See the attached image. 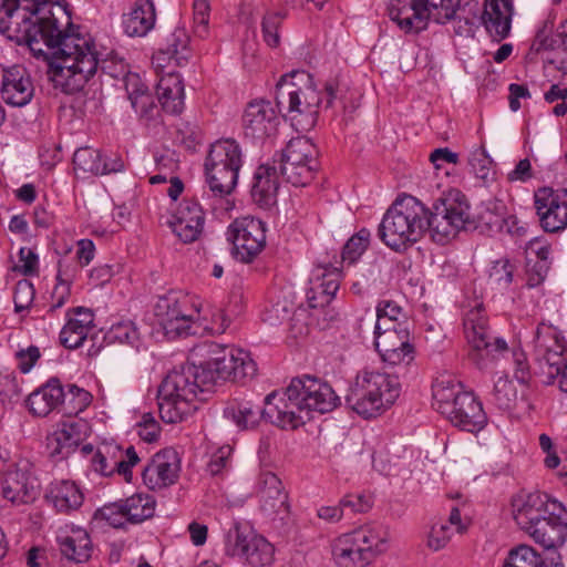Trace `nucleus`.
<instances>
[{
	"mask_svg": "<svg viewBox=\"0 0 567 567\" xmlns=\"http://www.w3.org/2000/svg\"><path fill=\"white\" fill-rule=\"evenodd\" d=\"M205 212L196 198L185 197L168 220L173 233L185 244L196 241L203 234Z\"/></svg>",
	"mask_w": 567,
	"mask_h": 567,
	"instance_id": "23",
	"label": "nucleus"
},
{
	"mask_svg": "<svg viewBox=\"0 0 567 567\" xmlns=\"http://www.w3.org/2000/svg\"><path fill=\"white\" fill-rule=\"evenodd\" d=\"M121 502L128 523H141L154 515L156 502L148 494H134Z\"/></svg>",
	"mask_w": 567,
	"mask_h": 567,
	"instance_id": "44",
	"label": "nucleus"
},
{
	"mask_svg": "<svg viewBox=\"0 0 567 567\" xmlns=\"http://www.w3.org/2000/svg\"><path fill=\"white\" fill-rule=\"evenodd\" d=\"M492 161L484 150H474L468 157V165L475 176L482 181H488Z\"/></svg>",
	"mask_w": 567,
	"mask_h": 567,
	"instance_id": "60",
	"label": "nucleus"
},
{
	"mask_svg": "<svg viewBox=\"0 0 567 567\" xmlns=\"http://www.w3.org/2000/svg\"><path fill=\"white\" fill-rule=\"evenodd\" d=\"M317 146L306 136L291 138L281 150L277 166L287 183L303 187L312 182L319 168Z\"/></svg>",
	"mask_w": 567,
	"mask_h": 567,
	"instance_id": "15",
	"label": "nucleus"
},
{
	"mask_svg": "<svg viewBox=\"0 0 567 567\" xmlns=\"http://www.w3.org/2000/svg\"><path fill=\"white\" fill-rule=\"evenodd\" d=\"M370 243V231L367 228L360 229L346 243L342 249V261L355 262L367 250Z\"/></svg>",
	"mask_w": 567,
	"mask_h": 567,
	"instance_id": "52",
	"label": "nucleus"
},
{
	"mask_svg": "<svg viewBox=\"0 0 567 567\" xmlns=\"http://www.w3.org/2000/svg\"><path fill=\"white\" fill-rule=\"evenodd\" d=\"M512 357L514 364V378L520 384L527 385L532 380V372L525 352L520 349H513Z\"/></svg>",
	"mask_w": 567,
	"mask_h": 567,
	"instance_id": "64",
	"label": "nucleus"
},
{
	"mask_svg": "<svg viewBox=\"0 0 567 567\" xmlns=\"http://www.w3.org/2000/svg\"><path fill=\"white\" fill-rule=\"evenodd\" d=\"M503 567H564L559 563H547L534 548L518 546L509 551Z\"/></svg>",
	"mask_w": 567,
	"mask_h": 567,
	"instance_id": "47",
	"label": "nucleus"
},
{
	"mask_svg": "<svg viewBox=\"0 0 567 567\" xmlns=\"http://www.w3.org/2000/svg\"><path fill=\"white\" fill-rule=\"evenodd\" d=\"M518 401L517 389L507 378H498L492 392V402L502 411H512Z\"/></svg>",
	"mask_w": 567,
	"mask_h": 567,
	"instance_id": "49",
	"label": "nucleus"
},
{
	"mask_svg": "<svg viewBox=\"0 0 567 567\" xmlns=\"http://www.w3.org/2000/svg\"><path fill=\"white\" fill-rule=\"evenodd\" d=\"M535 359L542 373H558L555 365L567 353V341L556 327L539 323L534 339Z\"/></svg>",
	"mask_w": 567,
	"mask_h": 567,
	"instance_id": "19",
	"label": "nucleus"
},
{
	"mask_svg": "<svg viewBox=\"0 0 567 567\" xmlns=\"http://www.w3.org/2000/svg\"><path fill=\"white\" fill-rule=\"evenodd\" d=\"M106 338L113 342L135 344L138 340L136 327L131 321H122L113 324L107 331Z\"/></svg>",
	"mask_w": 567,
	"mask_h": 567,
	"instance_id": "57",
	"label": "nucleus"
},
{
	"mask_svg": "<svg viewBox=\"0 0 567 567\" xmlns=\"http://www.w3.org/2000/svg\"><path fill=\"white\" fill-rule=\"evenodd\" d=\"M96 516L105 520L110 526L120 528L128 523L126 514L124 513L122 502L104 505L96 512Z\"/></svg>",
	"mask_w": 567,
	"mask_h": 567,
	"instance_id": "58",
	"label": "nucleus"
},
{
	"mask_svg": "<svg viewBox=\"0 0 567 567\" xmlns=\"http://www.w3.org/2000/svg\"><path fill=\"white\" fill-rule=\"evenodd\" d=\"M427 219L432 239L445 244L472 224L471 207L464 194L458 189H451L434 204L433 212L427 209Z\"/></svg>",
	"mask_w": 567,
	"mask_h": 567,
	"instance_id": "14",
	"label": "nucleus"
},
{
	"mask_svg": "<svg viewBox=\"0 0 567 567\" xmlns=\"http://www.w3.org/2000/svg\"><path fill=\"white\" fill-rule=\"evenodd\" d=\"M0 494L14 506L33 503L40 495V484L28 461H19L2 473Z\"/></svg>",
	"mask_w": 567,
	"mask_h": 567,
	"instance_id": "17",
	"label": "nucleus"
},
{
	"mask_svg": "<svg viewBox=\"0 0 567 567\" xmlns=\"http://www.w3.org/2000/svg\"><path fill=\"white\" fill-rule=\"evenodd\" d=\"M59 550L65 559L75 564L86 563L93 551V544L86 529L65 524L56 532Z\"/></svg>",
	"mask_w": 567,
	"mask_h": 567,
	"instance_id": "27",
	"label": "nucleus"
},
{
	"mask_svg": "<svg viewBox=\"0 0 567 567\" xmlns=\"http://www.w3.org/2000/svg\"><path fill=\"white\" fill-rule=\"evenodd\" d=\"M553 509H560V504L548 494L540 492H520L512 498V513L515 523L525 532L530 529Z\"/></svg>",
	"mask_w": 567,
	"mask_h": 567,
	"instance_id": "21",
	"label": "nucleus"
},
{
	"mask_svg": "<svg viewBox=\"0 0 567 567\" xmlns=\"http://www.w3.org/2000/svg\"><path fill=\"white\" fill-rule=\"evenodd\" d=\"M34 86L30 74L22 65L8 68L7 74L0 86L2 100L11 106H24L32 100Z\"/></svg>",
	"mask_w": 567,
	"mask_h": 567,
	"instance_id": "29",
	"label": "nucleus"
},
{
	"mask_svg": "<svg viewBox=\"0 0 567 567\" xmlns=\"http://www.w3.org/2000/svg\"><path fill=\"white\" fill-rule=\"evenodd\" d=\"M284 20L280 12H268L264 16L261 31L264 41L270 48H277L280 43L279 25Z\"/></svg>",
	"mask_w": 567,
	"mask_h": 567,
	"instance_id": "55",
	"label": "nucleus"
},
{
	"mask_svg": "<svg viewBox=\"0 0 567 567\" xmlns=\"http://www.w3.org/2000/svg\"><path fill=\"white\" fill-rule=\"evenodd\" d=\"M66 322L60 332V342L68 349H78L94 329V313L89 308L76 307L65 313Z\"/></svg>",
	"mask_w": 567,
	"mask_h": 567,
	"instance_id": "30",
	"label": "nucleus"
},
{
	"mask_svg": "<svg viewBox=\"0 0 567 567\" xmlns=\"http://www.w3.org/2000/svg\"><path fill=\"white\" fill-rule=\"evenodd\" d=\"M125 90L131 105L141 120L150 121L157 112V105L147 85L138 74H131L126 78Z\"/></svg>",
	"mask_w": 567,
	"mask_h": 567,
	"instance_id": "42",
	"label": "nucleus"
},
{
	"mask_svg": "<svg viewBox=\"0 0 567 567\" xmlns=\"http://www.w3.org/2000/svg\"><path fill=\"white\" fill-rule=\"evenodd\" d=\"M331 555L338 567H367L370 565L352 532L343 533L332 540Z\"/></svg>",
	"mask_w": 567,
	"mask_h": 567,
	"instance_id": "41",
	"label": "nucleus"
},
{
	"mask_svg": "<svg viewBox=\"0 0 567 567\" xmlns=\"http://www.w3.org/2000/svg\"><path fill=\"white\" fill-rule=\"evenodd\" d=\"M140 462L134 446H128L124 452L111 444H104L94 452L91 457L92 470L102 475L110 476L113 473L122 475L126 482L132 480V467Z\"/></svg>",
	"mask_w": 567,
	"mask_h": 567,
	"instance_id": "22",
	"label": "nucleus"
},
{
	"mask_svg": "<svg viewBox=\"0 0 567 567\" xmlns=\"http://www.w3.org/2000/svg\"><path fill=\"white\" fill-rule=\"evenodd\" d=\"M60 0H0V32L24 43L31 52L41 53L37 37L51 20Z\"/></svg>",
	"mask_w": 567,
	"mask_h": 567,
	"instance_id": "7",
	"label": "nucleus"
},
{
	"mask_svg": "<svg viewBox=\"0 0 567 567\" xmlns=\"http://www.w3.org/2000/svg\"><path fill=\"white\" fill-rule=\"evenodd\" d=\"M269 394L265 398V406L261 409L249 401L234 402L224 411L238 429L248 430L255 427L264 417L271 423V417L267 414L270 406Z\"/></svg>",
	"mask_w": 567,
	"mask_h": 567,
	"instance_id": "43",
	"label": "nucleus"
},
{
	"mask_svg": "<svg viewBox=\"0 0 567 567\" xmlns=\"http://www.w3.org/2000/svg\"><path fill=\"white\" fill-rule=\"evenodd\" d=\"M535 208L546 233L556 234L567 228V189H538L535 193Z\"/></svg>",
	"mask_w": 567,
	"mask_h": 567,
	"instance_id": "20",
	"label": "nucleus"
},
{
	"mask_svg": "<svg viewBox=\"0 0 567 567\" xmlns=\"http://www.w3.org/2000/svg\"><path fill=\"white\" fill-rule=\"evenodd\" d=\"M92 400L93 395L85 389L68 384L66 388H63V401H61L60 408L63 414L76 416L90 406Z\"/></svg>",
	"mask_w": 567,
	"mask_h": 567,
	"instance_id": "45",
	"label": "nucleus"
},
{
	"mask_svg": "<svg viewBox=\"0 0 567 567\" xmlns=\"http://www.w3.org/2000/svg\"><path fill=\"white\" fill-rule=\"evenodd\" d=\"M430 231L427 208L415 197L396 199L379 225L381 241L394 251H403Z\"/></svg>",
	"mask_w": 567,
	"mask_h": 567,
	"instance_id": "8",
	"label": "nucleus"
},
{
	"mask_svg": "<svg viewBox=\"0 0 567 567\" xmlns=\"http://www.w3.org/2000/svg\"><path fill=\"white\" fill-rule=\"evenodd\" d=\"M377 322L374 332L385 331L386 327L403 328L406 315L403 308L393 300H380L375 308Z\"/></svg>",
	"mask_w": 567,
	"mask_h": 567,
	"instance_id": "46",
	"label": "nucleus"
},
{
	"mask_svg": "<svg viewBox=\"0 0 567 567\" xmlns=\"http://www.w3.org/2000/svg\"><path fill=\"white\" fill-rule=\"evenodd\" d=\"M61 401H63V385L59 379L52 378L28 396L27 406L33 415L47 416L60 408Z\"/></svg>",
	"mask_w": 567,
	"mask_h": 567,
	"instance_id": "38",
	"label": "nucleus"
},
{
	"mask_svg": "<svg viewBox=\"0 0 567 567\" xmlns=\"http://www.w3.org/2000/svg\"><path fill=\"white\" fill-rule=\"evenodd\" d=\"M45 497L59 513L63 514L79 509L84 501L81 488L69 480L52 482Z\"/></svg>",
	"mask_w": 567,
	"mask_h": 567,
	"instance_id": "37",
	"label": "nucleus"
},
{
	"mask_svg": "<svg viewBox=\"0 0 567 567\" xmlns=\"http://www.w3.org/2000/svg\"><path fill=\"white\" fill-rule=\"evenodd\" d=\"M337 94V85L327 83L324 99L311 83V76L306 71H292L284 74L276 85L277 105L286 110L298 130H310L316 125L319 109L332 105Z\"/></svg>",
	"mask_w": 567,
	"mask_h": 567,
	"instance_id": "4",
	"label": "nucleus"
},
{
	"mask_svg": "<svg viewBox=\"0 0 567 567\" xmlns=\"http://www.w3.org/2000/svg\"><path fill=\"white\" fill-rule=\"evenodd\" d=\"M550 265L545 262L533 261L530 258L527 261L526 281L523 287L532 289L543 284L549 271Z\"/></svg>",
	"mask_w": 567,
	"mask_h": 567,
	"instance_id": "63",
	"label": "nucleus"
},
{
	"mask_svg": "<svg viewBox=\"0 0 567 567\" xmlns=\"http://www.w3.org/2000/svg\"><path fill=\"white\" fill-rule=\"evenodd\" d=\"M181 470L179 458L173 450L156 453L142 472L144 484L153 491L173 485Z\"/></svg>",
	"mask_w": 567,
	"mask_h": 567,
	"instance_id": "26",
	"label": "nucleus"
},
{
	"mask_svg": "<svg viewBox=\"0 0 567 567\" xmlns=\"http://www.w3.org/2000/svg\"><path fill=\"white\" fill-rule=\"evenodd\" d=\"M432 396L435 410L462 431L476 433L487 424L481 401L453 375H439L432 384Z\"/></svg>",
	"mask_w": 567,
	"mask_h": 567,
	"instance_id": "6",
	"label": "nucleus"
},
{
	"mask_svg": "<svg viewBox=\"0 0 567 567\" xmlns=\"http://www.w3.org/2000/svg\"><path fill=\"white\" fill-rule=\"evenodd\" d=\"M351 532L370 564L388 549L389 533L380 523H368Z\"/></svg>",
	"mask_w": 567,
	"mask_h": 567,
	"instance_id": "36",
	"label": "nucleus"
},
{
	"mask_svg": "<svg viewBox=\"0 0 567 567\" xmlns=\"http://www.w3.org/2000/svg\"><path fill=\"white\" fill-rule=\"evenodd\" d=\"M374 344L382 361L395 373L364 368L360 370L346 394L347 405L364 419L377 417L389 410L401 393L404 378L415 361V348L406 328L386 327L374 332Z\"/></svg>",
	"mask_w": 567,
	"mask_h": 567,
	"instance_id": "2",
	"label": "nucleus"
},
{
	"mask_svg": "<svg viewBox=\"0 0 567 567\" xmlns=\"http://www.w3.org/2000/svg\"><path fill=\"white\" fill-rule=\"evenodd\" d=\"M156 13L152 0H136L132 10L123 14L124 32L130 37H144L155 25Z\"/></svg>",
	"mask_w": 567,
	"mask_h": 567,
	"instance_id": "39",
	"label": "nucleus"
},
{
	"mask_svg": "<svg viewBox=\"0 0 567 567\" xmlns=\"http://www.w3.org/2000/svg\"><path fill=\"white\" fill-rule=\"evenodd\" d=\"M102 154L92 147L78 148L73 154V169L78 177L100 175L102 171Z\"/></svg>",
	"mask_w": 567,
	"mask_h": 567,
	"instance_id": "48",
	"label": "nucleus"
},
{
	"mask_svg": "<svg viewBox=\"0 0 567 567\" xmlns=\"http://www.w3.org/2000/svg\"><path fill=\"white\" fill-rule=\"evenodd\" d=\"M86 424L82 421L63 422L47 441L51 456L65 458L75 451L85 436Z\"/></svg>",
	"mask_w": 567,
	"mask_h": 567,
	"instance_id": "32",
	"label": "nucleus"
},
{
	"mask_svg": "<svg viewBox=\"0 0 567 567\" xmlns=\"http://www.w3.org/2000/svg\"><path fill=\"white\" fill-rule=\"evenodd\" d=\"M14 270L21 275L38 276L39 274V256L38 254L28 247H21L19 250V265L14 267Z\"/></svg>",
	"mask_w": 567,
	"mask_h": 567,
	"instance_id": "59",
	"label": "nucleus"
},
{
	"mask_svg": "<svg viewBox=\"0 0 567 567\" xmlns=\"http://www.w3.org/2000/svg\"><path fill=\"white\" fill-rule=\"evenodd\" d=\"M267 414L271 424L295 430L310 419L311 412L328 413L340 404V398L327 382L310 375L292 379L282 392L269 393Z\"/></svg>",
	"mask_w": 567,
	"mask_h": 567,
	"instance_id": "3",
	"label": "nucleus"
},
{
	"mask_svg": "<svg viewBox=\"0 0 567 567\" xmlns=\"http://www.w3.org/2000/svg\"><path fill=\"white\" fill-rule=\"evenodd\" d=\"M516 265L508 258H501L491 266L488 278L492 286L498 290H506L514 281Z\"/></svg>",
	"mask_w": 567,
	"mask_h": 567,
	"instance_id": "50",
	"label": "nucleus"
},
{
	"mask_svg": "<svg viewBox=\"0 0 567 567\" xmlns=\"http://www.w3.org/2000/svg\"><path fill=\"white\" fill-rule=\"evenodd\" d=\"M463 331L468 346V358L480 370L492 369L508 352L507 342L492 336L485 308L477 300L464 312Z\"/></svg>",
	"mask_w": 567,
	"mask_h": 567,
	"instance_id": "11",
	"label": "nucleus"
},
{
	"mask_svg": "<svg viewBox=\"0 0 567 567\" xmlns=\"http://www.w3.org/2000/svg\"><path fill=\"white\" fill-rule=\"evenodd\" d=\"M154 315L167 334L178 337L195 334L194 324L202 320V302L198 297L181 291L159 296Z\"/></svg>",
	"mask_w": 567,
	"mask_h": 567,
	"instance_id": "13",
	"label": "nucleus"
},
{
	"mask_svg": "<svg viewBox=\"0 0 567 567\" xmlns=\"http://www.w3.org/2000/svg\"><path fill=\"white\" fill-rule=\"evenodd\" d=\"M453 536L454 534L450 526L437 522L431 525L426 534L425 545L431 551H440L449 545Z\"/></svg>",
	"mask_w": 567,
	"mask_h": 567,
	"instance_id": "54",
	"label": "nucleus"
},
{
	"mask_svg": "<svg viewBox=\"0 0 567 567\" xmlns=\"http://www.w3.org/2000/svg\"><path fill=\"white\" fill-rule=\"evenodd\" d=\"M556 511L553 509L551 515H545L544 519H539L530 529L524 532L546 549L561 546L567 537V524Z\"/></svg>",
	"mask_w": 567,
	"mask_h": 567,
	"instance_id": "34",
	"label": "nucleus"
},
{
	"mask_svg": "<svg viewBox=\"0 0 567 567\" xmlns=\"http://www.w3.org/2000/svg\"><path fill=\"white\" fill-rule=\"evenodd\" d=\"M556 50V56L548 60L549 63L557 64V69L567 73V30L558 32L555 38L543 40L537 47L539 50Z\"/></svg>",
	"mask_w": 567,
	"mask_h": 567,
	"instance_id": "51",
	"label": "nucleus"
},
{
	"mask_svg": "<svg viewBox=\"0 0 567 567\" xmlns=\"http://www.w3.org/2000/svg\"><path fill=\"white\" fill-rule=\"evenodd\" d=\"M244 163L243 150L233 138H221L210 145L205 159V174L209 190L221 209L229 208V196L238 182V174Z\"/></svg>",
	"mask_w": 567,
	"mask_h": 567,
	"instance_id": "9",
	"label": "nucleus"
},
{
	"mask_svg": "<svg viewBox=\"0 0 567 567\" xmlns=\"http://www.w3.org/2000/svg\"><path fill=\"white\" fill-rule=\"evenodd\" d=\"M189 35L183 28H176L166 39L164 48H161L152 59L156 70H163L172 61L177 66L185 65L190 56Z\"/></svg>",
	"mask_w": 567,
	"mask_h": 567,
	"instance_id": "33",
	"label": "nucleus"
},
{
	"mask_svg": "<svg viewBox=\"0 0 567 567\" xmlns=\"http://www.w3.org/2000/svg\"><path fill=\"white\" fill-rule=\"evenodd\" d=\"M207 360L199 362L202 378L208 386L219 380L238 382L256 374L257 367L250 353L244 349L208 342L196 349Z\"/></svg>",
	"mask_w": 567,
	"mask_h": 567,
	"instance_id": "10",
	"label": "nucleus"
},
{
	"mask_svg": "<svg viewBox=\"0 0 567 567\" xmlns=\"http://www.w3.org/2000/svg\"><path fill=\"white\" fill-rule=\"evenodd\" d=\"M279 117L270 102L260 100L250 102L243 115V127L246 137L262 141L274 135Z\"/></svg>",
	"mask_w": 567,
	"mask_h": 567,
	"instance_id": "25",
	"label": "nucleus"
},
{
	"mask_svg": "<svg viewBox=\"0 0 567 567\" xmlns=\"http://www.w3.org/2000/svg\"><path fill=\"white\" fill-rule=\"evenodd\" d=\"M209 389L195 363L169 372L157 391L158 413L168 424L185 421L198 409L199 395Z\"/></svg>",
	"mask_w": 567,
	"mask_h": 567,
	"instance_id": "5",
	"label": "nucleus"
},
{
	"mask_svg": "<svg viewBox=\"0 0 567 567\" xmlns=\"http://www.w3.org/2000/svg\"><path fill=\"white\" fill-rule=\"evenodd\" d=\"M341 271L332 266H319L310 279V288L307 291V300L310 308L328 306L339 290Z\"/></svg>",
	"mask_w": 567,
	"mask_h": 567,
	"instance_id": "28",
	"label": "nucleus"
},
{
	"mask_svg": "<svg viewBox=\"0 0 567 567\" xmlns=\"http://www.w3.org/2000/svg\"><path fill=\"white\" fill-rule=\"evenodd\" d=\"M279 167L277 159L271 163L261 164L254 175L251 197L260 207H271L277 202L279 189Z\"/></svg>",
	"mask_w": 567,
	"mask_h": 567,
	"instance_id": "31",
	"label": "nucleus"
},
{
	"mask_svg": "<svg viewBox=\"0 0 567 567\" xmlns=\"http://www.w3.org/2000/svg\"><path fill=\"white\" fill-rule=\"evenodd\" d=\"M51 20L37 37L41 53L31 52L34 58L48 62V74L55 87L66 94L82 91L95 75L97 69L113 79L126 78L128 64L114 50L105 53L96 50L90 35L62 30L54 12Z\"/></svg>",
	"mask_w": 567,
	"mask_h": 567,
	"instance_id": "1",
	"label": "nucleus"
},
{
	"mask_svg": "<svg viewBox=\"0 0 567 567\" xmlns=\"http://www.w3.org/2000/svg\"><path fill=\"white\" fill-rule=\"evenodd\" d=\"M157 97L162 109L171 114H179L184 109V83L176 72L161 75L157 82Z\"/></svg>",
	"mask_w": 567,
	"mask_h": 567,
	"instance_id": "40",
	"label": "nucleus"
},
{
	"mask_svg": "<svg viewBox=\"0 0 567 567\" xmlns=\"http://www.w3.org/2000/svg\"><path fill=\"white\" fill-rule=\"evenodd\" d=\"M226 551L252 567L268 566L274 560L275 548L252 528L235 524L226 535Z\"/></svg>",
	"mask_w": 567,
	"mask_h": 567,
	"instance_id": "16",
	"label": "nucleus"
},
{
	"mask_svg": "<svg viewBox=\"0 0 567 567\" xmlns=\"http://www.w3.org/2000/svg\"><path fill=\"white\" fill-rule=\"evenodd\" d=\"M512 13V0H486L482 21L494 40L501 41L509 34Z\"/></svg>",
	"mask_w": 567,
	"mask_h": 567,
	"instance_id": "35",
	"label": "nucleus"
},
{
	"mask_svg": "<svg viewBox=\"0 0 567 567\" xmlns=\"http://www.w3.org/2000/svg\"><path fill=\"white\" fill-rule=\"evenodd\" d=\"M256 493L259 509L270 519H284L288 516L290 506L288 495L280 478L271 472H262L257 480Z\"/></svg>",
	"mask_w": 567,
	"mask_h": 567,
	"instance_id": "24",
	"label": "nucleus"
},
{
	"mask_svg": "<svg viewBox=\"0 0 567 567\" xmlns=\"http://www.w3.org/2000/svg\"><path fill=\"white\" fill-rule=\"evenodd\" d=\"M461 0H391L390 19L405 33H419L430 20L444 24L455 18Z\"/></svg>",
	"mask_w": 567,
	"mask_h": 567,
	"instance_id": "12",
	"label": "nucleus"
},
{
	"mask_svg": "<svg viewBox=\"0 0 567 567\" xmlns=\"http://www.w3.org/2000/svg\"><path fill=\"white\" fill-rule=\"evenodd\" d=\"M233 447L230 445H223L218 447L207 463V472L212 476L224 477L231 468Z\"/></svg>",
	"mask_w": 567,
	"mask_h": 567,
	"instance_id": "53",
	"label": "nucleus"
},
{
	"mask_svg": "<svg viewBox=\"0 0 567 567\" xmlns=\"http://www.w3.org/2000/svg\"><path fill=\"white\" fill-rule=\"evenodd\" d=\"M195 33L202 38L207 34L210 6L208 0H194Z\"/></svg>",
	"mask_w": 567,
	"mask_h": 567,
	"instance_id": "62",
	"label": "nucleus"
},
{
	"mask_svg": "<svg viewBox=\"0 0 567 567\" xmlns=\"http://www.w3.org/2000/svg\"><path fill=\"white\" fill-rule=\"evenodd\" d=\"M35 297L33 284L28 279H21L16 284L13 291L14 311L20 313L28 310Z\"/></svg>",
	"mask_w": 567,
	"mask_h": 567,
	"instance_id": "56",
	"label": "nucleus"
},
{
	"mask_svg": "<svg viewBox=\"0 0 567 567\" xmlns=\"http://www.w3.org/2000/svg\"><path fill=\"white\" fill-rule=\"evenodd\" d=\"M227 238L233 243L236 258L251 262L266 246L265 223L251 216L237 218L229 225Z\"/></svg>",
	"mask_w": 567,
	"mask_h": 567,
	"instance_id": "18",
	"label": "nucleus"
},
{
	"mask_svg": "<svg viewBox=\"0 0 567 567\" xmlns=\"http://www.w3.org/2000/svg\"><path fill=\"white\" fill-rule=\"evenodd\" d=\"M72 287L55 282L51 292V301L43 315V319H51L56 310L62 308L71 297Z\"/></svg>",
	"mask_w": 567,
	"mask_h": 567,
	"instance_id": "61",
	"label": "nucleus"
}]
</instances>
